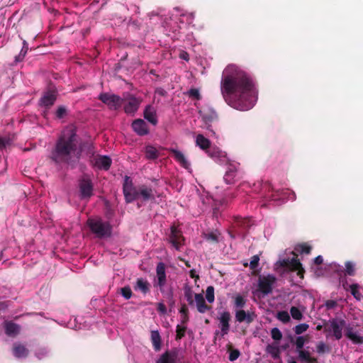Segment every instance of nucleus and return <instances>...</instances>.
<instances>
[{"mask_svg": "<svg viewBox=\"0 0 363 363\" xmlns=\"http://www.w3.org/2000/svg\"><path fill=\"white\" fill-rule=\"evenodd\" d=\"M219 334V331L218 330H216L214 333V338H213V342L216 344V339H217V335H218Z\"/></svg>", "mask_w": 363, "mask_h": 363, "instance_id": "obj_63", "label": "nucleus"}, {"mask_svg": "<svg viewBox=\"0 0 363 363\" xmlns=\"http://www.w3.org/2000/svg\"><path fill=\"white\" fill-rule=\"evenodd\" d=\"M4 328L5 333L9 337H15L18 335L21 331V326L11 320L4 322Z\"/></svg>", "mask_w": 363, "mask_h": 363, "instance_id": "obj_21", "label": "nucleus"}, {"mask_svg": "<svg viewBox=\"0 0 363 363\" xmlns=\"http://www.w3.org/2000/svg\"><path fill=\"white\" fill-rule=\"evenodd\" d=\"M220 91L228 104L240 111L252 108L257 99L252 79L235 65H229L224 69Z\"/></svg>", "mask_w": 363, "mask_h": 363, "instance_id": "obj_1", "label": "nucleus"}, {"mask_svg": "<svg viewBox=\"0 0 363 363\" xmlns=\"http://www.w3.org/2000/svg\"><path fill=\"white\" fill-rule=\"evenodd\" d=\"M157 309L162 314H165L167 313V308L163 303H159L157 304Z\"/></svg>", "mask_w": 363, "mask_h": 363, "instance_id": "obj_57", "label": "nucleus"}, {"mask_svg": "<svg viewBox=\"0 0 363 363\" xmlns=\"http://www.w3.org/2000/svg\"><path fill=\"white\" fill-rule=\"evenodd\" d=\"M67 113V110L65 106H60L57 107L55 116L57 118L61 119L63 118Z\"/></svg>", "mask_w": 363, "mask_h": 363, "instance_id": "obj_47", "label": "nucleus"}, {"mask_svg": "<svg viewBox=\"0 0 363 363\" xmlns=\"http://www.w3.org/2000/svg\"><path fill=\"white\" fill-rule=\"evenodd\" d=\"M345 335L347 338L350 340L354 344H362L363 337L358 334L355 327L352 324H346L344 327Z\"/></svg>", "mask_w": 363, "mask_h": 363, "instance_id": "obj_13", "label": "nucleus"}, {"mask_svg": "<svg viewBox=\"0 0 363 363\" xmlns=\"http://www.w3.org/2000/svg\"><path fill=\"white\" fill-rule=\"evenodd\" d=\"M141 100L133 96H130L128 99V101L124 104V111L127 114H134L138 109Z\"/></svg>", "mask_w": 363, "mask_h": 363, "instance_id": "obj_18", "label": "nucleus"}, {"mask_svg": "<svg viewBox=\"0 0 363 363\" xmlns=\"http://www.w3.org/2000/svg\"><path fill=\"white\" fill-rule=\"evenodd\" d=\"M112 161L111 159L108 156H96L94 160V165L99 169H102L104 170H108L111 165Z\"/></svg>", "mask_w": 363, "mask_h": 363, "instance_id": "obj_22", "label": "nucleus"}, {"mask_svg": "<svg viewBox=\"0 0 363 363\" xmlns=\"http://www.w3.org/2000/svg\"><path fill=\"white\" fill-rule=\"evenodd\" d=\"M279 263L281 267L287 268L291 271H297V274L301 277H303L304 269L302 267V264L300 261L297 259V257L291 259H283L279 260Z\"/></svg>", "mask_w": 363, "mask_h": 363, "instance_id": "obj_10", "label": "nucleus"}, {"mask_svg": "<svg viewBox=\"0 0 363 363\" xmlns=\"http://www.w3.org/2000/svg\"><path fill=\"white\" fill-rule=\"evenodd\" d=\"M206 298L210 303L214 301V287L213 286H208L207 287L206 291Z\"/></svg>", "mask_w": 363, "mask_h": 363, "instance_id": "obj_42", "label": "nucleus"}, {"mask_svg": "<svg viewBox=\"0 0 363 363\" xmlns=\"http://www.w3.org/2000/svg\"><path fill=\"white\" fill-rule=\"evenodd\" d=\"M323 262V259L321 255H318L314 259V263L317 265L321 264Z\"/></svg>", "mask_w": 363, "mask_h": 363, "instance_id": "obj_59", "label": "nucleus"}, {"mask_svg": "<svg viewBox=\"0 0 363 363\" xmlns=\"http://www.w3.org/2000/svg\"><path fill=\"white\" fill-rule=\"evenodd\" d=\"M174 360L170 353L167 351L163 353L156 363H174Z\"/></svg>", "mask_w": 363, "mask_h": 363, "instance_id": "obj_38", "label": "nucleus"}, {"mask_svg": "<svg viewBox=\"0 0 363 363\" xmlns=\"http://www.w3.org/2000/svg\"><path fill=\"white\" fill-rule=\"evenodd\" d=\"M345 274L349 276H354L355 274L354 264L350 261H347L345 264Z\"/></svg>", "mask_w": 363, "mask_h": 363, "instance_id": "obj_40", "label": "nucleus"}, {"mask_svg": "<svg viewBox=\"0 0 363 363\" xmlns=\"http://www.w3.org/2000/svg\"><path fill=\"white\" fill-rule=\"evenodd\" d=\"M346 321L343 319L333 318L324 323V332L332 333L333 337L339 340L342 337V329L345 326Z\"/></svg>", "mask_w": 363, "mask_h": 363, "instance_id": "obj_4", "label": "nucleus"}, {"mask_svg": "<svg viewBox=\"0 0 363 363\" xmlns=\"http://www.w3.org/2000/svg\"><path fill=\"white\" fill-rule=\"evenodd\" d=\"M121 294L123 296V297L126 300L130 299L133 295L132 290L129 286H126L121 288Z\"/></svg>", "mask_w": 363, "mask_h": 363, "instance_id": "obj_44", "label": "nucleus"}, {"mask_svg": "<svg viewBox=\"0 0 363 363\" xmlns=\"http://www.w3.org/2000/svg\"><path fill=\"white\" fill-rule=\"evenodd\" d=\"M188 321H189V315H182V320H181L182 324L183 325H185Z\"/></svg>", "mask_w": 363, "mask_h": 363, "instance_id": "obj_61", "label": "nucleus"}, {"mask_svg": "<svg viewBox=\"0 0 363 363\" xmlns=\"http://www.w3.org/2000/svg\"><path fill=\"white\" fill-rule=\"evenodd\" d=\"M235 317L238 323L245 322L247 324H250L255 320L257 315L254 312H246L240 308L235 311Z\"/></svg>", "mask_w": 363, "mask_h": 363, "instance_id": "obj_14", "label": "nucleus"}, {"mask_svg": "<svg viewBox=\"0 0 363 363\" xmlns=\"http://www.w3.org/2000/svg\"><path fill=\"white\" fill-rule=\"evenodd\" d=\"M277 318L281 322L286 323L290 320V315L287 311H282L277 313Z\"/></svg>", "mask_w": 363, "mask_h": 363, "instance_id": "obj_48", "label": "nucleus"}, {"mask_svg": "<svg viewBox=\"0 0 363 363\" xmlns=\"http://www.w3.org/2000/svg\"><path fill=\"white\" fill-rule=\"evenodd\" d=\"M151 341L153 348L155 351H159L161 349V337L157 330L151 331Z\"/></svg>", "mask_w": 363, "mask_h": 363, "instance_id": "obj_31", "label": "nucleus"}, {"mask_svg": "<svg viewBox=\"0 0 363 363\" xmlns=\"http://www.w3.org/2000/svg\"><path fill=\"white\" fill-rule=\"evenodd\" d=\"M77 147V135L74 130L64 131L52 151L51 159L57 164H70Z\"/></svg>", "mask_w": 363, "mask_h": 363, "instance_id": "obj_2", "label": "nucleus"}, {"mask_svg": "<svg viewBox=\"0 0 363 363\" xmlns=\"http://www.w3.org/2000/svg\"><path fill=\"white\" fill-rule=\"evenodd\" d=\"M168 240L177 250H179L181 247L184 245V238L182 233L175 225L170 228Z\"/></svg>", "mask_w": 363, "mask_h": 363, "instance_id": "obj_11", "label": "nucleus"}, {"mask_svg": "<svg viewBox=\"0 0 363 363\" xmlns=\"http://www.w3.org/2000/svg\"><path fill=\"white\" fill-rule=\"evenodd\" d=\"M342 286L345 290H350L351 294L357 301H360L363 298V296L359 291V285L358 284H352L351 285H348L347 283L345 282L342 284Z\"/></svg>", "mask_w": 363, "mask_h": 363, "instance_id": "obj_28", "label": "nucleus"}, {"mask_svg": "<svg viewBox=\"0 0 363 363\" xmlns=\"http://www.w3.org/2000/svg\"><path fill=\"white\" fill-rule=\"evenodd\" d=\"M12 353L16 358H26L29 354V350L23 344L15 342L13 345Z\"/></svg>", "mask_w": 363, "mask_h": 363, "instance_id": "obj_20", "label": "nucleus"}, {"mask_svg": "<svg viewBox=\"0 0 363 363\" xmlns=\"http://www.w3.org/2000/svg\"><path fill=\"white\" fill-rule=\"evenodd\" d=\"M232 299L233 301V306L235 308H242L247 303V299L240 294H234L232 296Z\"/></svg>", "mask_w": 363, "mask_h": 363, "instance_id": "obj_30", "label": "nucleus"}, {"mask_svg": "<svg viewBox=\"0 0 363 363\" xmlns=\"http://www.w3.org/2000/svg\"><path fill=\"white\" fill-rule=\"evenodd\" d=\"M145 157L148 160H156L159 157L158 151L153 146L148 145L145 148Z\"/></svg>", "mask_w": 363, "mask_h": 363, "instance_id": "obj_35", "label": "nucleus"}, {"mask_svg": "<svg viewBox=\"0 0 363 363\" xmlns=\"http://www.w3.org/2000/svg\"><path fill=\"white\" fill-rule=\"evenodd\" d=\"M134 289L135 290H140L143 294H147L150 290L149 283L142 278L138 279Z\"/></svg>", "mask_w": 363, "mask_h": 363, "instance_id": "obj_34", "label": "nucleus"}, {"mask_svg": "<svg viewBox=\"0 0 363 363\" xmlns=\"http://www.w3.org/2000/svg\"><path fill=\"white\" fill-rule=\"evenodd\" d=\"M259 257L258 255H254L251 258L250 267L251 269H255L259 265Z\"/></svg>", "mask_w": 363, "mask_h": 363, "instance_id": "obj_54", "label": "nucleus"}, {"mask_svg": "<svg viewBox=\"0 0 363 363\" xmlns=\"http://www.w3.org/2000/svg\"><path fill=\"white\" fill-rule=\"evenodd\" d=\"M143 116L153 125H156L157 124L158 121L156 115V111L151 105H148L145 107Z\"/></svg>", "mask_w": 363, "mask_h": 363, "instance_id": "obj_25", "label": "nucleus"}, {"mask_svg": "<svg viewBox=\"0 0 363 363\" xmlns=\"http://www.w3.org/2000/svg\"><path fill=\"white\" fill-rule=\"evenodd\" d=\"M79 188L82 199H90L92 196L94 186L91 179L83 178L79 180Z\"/></svg>", "mask_w": 363, "mask_h": 363, "instance_id": "obj_12", "label": "nucleus"}, {"mask_svg": "<svg viewBox=\"0 0 363 363\" xmlns=\"http://www.w3.org/2000/svg\"><path fill=\"white\" fill-rule=\"evenodd\" d=\"M322 328H323V325H318L316 326V330H322Z\"/></svg>", "mask_w": 363, "mask_h": 363, "instance_id": "obj_64", "label": "nucleus"}, {"mask_svg": "<svg viewBox=\"0 0 363 363\" xmlns=\"http://www.w3.org/2000/svg\"><path fill=\"white\" fill-rule=\"evenodd\" d=\"M272 338L275 341H279L282 339V333L277 328H274L271 330Z\"/></svg>", "mask_w": 363, "mask_h": 363, "instance_id": "obj_45", "label": "nucleus"}, {"mask_svg": "<svg viewBox=\"0 0 363 363\" xmlns=\"http://www.w3.org/2000/svg\"><path fill=\"white\" fill-rule=\"evenodd\" d=\"M157 277V284L160 287H163L166 284L165 265L162 262L157 264L156 267Z\"/></svg>", "mask_w": 363, "mask_h": 363, "instance_id": "obj_26", "label": "nucleus"}, {"mask_svg": "<svg viewBox=\"0 0 363 363\" xmlns=\"http://www.w3.org/2000/svg\"><path fill=\"white\" fill-rule=\"evenodd\" d=\"M252 225V221L249 218L235 217L233 223L235 234L230 233V237L235 238L236 236H240L244 239L250 227Z\"/></svg>", "mask_w": 363, "mask_h": 363, "instance_id": "obj_5", "label": "nucleus"}, {"mask_svg": "<svg viewBox=\"0 0 363 363\" xmlns=\"http://www.w3.org/2000/svg\"><path fill=\"white\" fill-rule=\"evenodd\" d=\"M87 225L97 238H108L111 235V225L109 222H104L101 218H89Z\"/></svg>", "mask_w": 363, "mask_h": 363, "instance_id": "obj_3", "label": "nucleus"}, {"mask_svg": "<svg viewBox=\"0 0 363 363\" xmlns=\"http://www.w3.org/2000/svg\"><path fill=\"white\" fill-rule=\"evenodd\" d=\"M230 313L228 311H223L218 317L220 322L219 327L220 328L221 335L223 337L227 335L230 330Z\"/></svg>", "mask_w": 363, "mask_h": 363, "instance_id": "obj_16", "label": "nucleus"}, {"mask_svg": "<svg viewBox=\"0 0 363 363\" xmlns=\"http://www.w3.org/2000/svg\"><path fill=\"white\" fill-rule=\"evenodd\" d=\"M295 250L301 254L308 255L311 253L312 247L307 243H302V244L298 245L295 247Z\"/></svg>", "mask_w": 363, "mask_h": 363, "instance_id": "obj_37", "label": "nucleus"}, {"mask_svg": "<svg viewBox=\"0 0 363 363\" xmlns=\"http://www.w3.org/2000/svg\"><path fill=\"white\" fill-rule=\"evenodd\" d=\"M169 152L172 155L175 161L177 162L182 167L186 169H190V162L187 160L185 155L181 151L174 148H169Z\"/></svg>", "mask_w": 363, "mask_h": 363, "instance_id": "obj_17", "label": "nucleus"}, {"mask_svg": "<svg viewBox=\"0 0 363 363\" xmlns=\"http://www.w3.org/2000/svg\"><path fill=\"white\" fill-rule=\"evenodd\" d=\"M189 275L193 279H199V276L198 274H196L195 269L190 270Z\"/></svg>", "mask_w": 363, "mask_h": 363, "instance_id": "obj_60", "label": "nucleus"}, {"mask_svg": "<svg viewBox=\"0 0 363 363\" xmlns=\"http://www.w3.org/2000/svg\"><path fill=\"white\" fill-rule=\"evenodd\" d=\"M131 127L134 132L140 136L146 135L150 132L146 122L140 118L134 120L131 124Z\"/></svg>", "mask_w": 363, "mask_h": 363, "instance_id": "obj_15", "label": "nucleus"}, {"mask_svg": "<svg viewBox=\"0 0 363 363\" xmlns=\"http://www.w3.org/2000/svg\"><path fill=\"white\" fill-rule=\"evenodd\" d=\"M218 214V209L217 208H213V216L217 217Z\"/></svg>", "mask_w": 363, "mask_h": 363, "instance_id": "obj_62", "label": "nucleus"}, {"mask_svg": "<svg viewBox=\"0 0 363 363\" xmlns=\"http://www.w3.org/2000/svg\"><path fill=\"white\" fill-rule=\"evenodd\" d=\"M206 238L208 240H210V241H212L214 242H218V236L214 233H210L207 234Z\"/></svg>", "mask_w": 363, "mask_h": 363, "instance_id": "obj_56", "label": "nucleus"}, {"mask_svg": "<svg viewBox=\"0 0 363 363\" xmlns=\"http://www.w3.org/2000/svg\"><path fill=\"white\" fill-rule=\"evenodd\" d=\"M188 95L189 97L196 100H200L201 99L199 90L197 89L193 88L189 89L188 91Z\"/></svg>", "mask_w": 363, "mask_h": 363, "instance_id": "obj_51", "label": "nucleus"}, {"mask_svg": "<svg viewBox=\"0 0 363 363\" xmlns=\"http://www.w3.org/2000/svg\"><path fill=\"white\" fill-rule=\"evenodd\" d=\"M200 113L202 116L203 121L206 123H211L218 118L217 113L211 108L203 110L202 111H200Z\"/></svg>", "mask_w": 363, "mask_h": 363, "instance_id": "obj_29", "label": "nucleus"}, {"mask_svg": "<svg viewBox=\"0 0 363 363\" xmlns=\"http://www.w3.org/2000/svg\"><path fill=\"white\" fill-rule=\"evenodd\" d=\"M98 98L101 102L106 104L110 110L113 111L118 110L124 101L119 96L106 92L100 94Z\"/></svg>", "mask_w": 363, "mask_h": 363, "instance_id": "obj_8", "label": "nucleus"}, {"mask_svg": "<svg viewBox=\"0 0 363 363\" xmlns=\"http://www.w3.org/2000/svg\"><path fill=\"white\" fill-rule=\"evenodd\" d=\"M317 352L318 354H324L330 352V347L323 342H319L316 346Z\"/></svg>", "mask_w": 363, "mask_h": 363, "instance_id": "obj_41", "label": "nucleus"}, {"mask_svg": "<svg viewBox=\"0 0 363 363\" xmlns=\"http://www.w3.org/2000/svg\"><path fill=\"white\" fill-rule=\"evenodd\" d=\"M136 187L133 186L132 179L130 177L125 176L123 184V191L125 197V202L128 200H131L133 192L135 191Z\"/></svg>", "mask_w": 363, "mask_h": 363, "instance_id": "obj_19", "label": "nucleus"}, {"mask_svg": "<svg viewBox=\"0 0 363 363\" xmlns=\"http://www.w3.org/2000/svg\"><path fill=\"white\" fill-rule=\"evenodd\" d=\"M298 360L303 363H318L317 358L312 357L308 350H301L296 352Z\"/></svg>", "mask_w": 363, "mask_h": 363, "instance_id": "obj_27", "label": "nucleus"}, {"mask_svg": "<svg viewBox=\"0 0 363 363\" xmlns=\"http://www.w3.org/2000/svg\"><path fill=\"white\" fill-rule=\"evenodd\" d=\"M309 326L306 323H301L299 325H297L294 328V332L296 335H301L306 332L308 329Z\"/></svg>", "mask_w": 363, "mask_h": 363, "instance_id": "obj_49", "label": "nucleus"}, {"mask_svg": "<svg viewBox=\"0 0 363 363\" xmlns=\"http://www.w3.org/2000/svg\"><path fill=\"white\" fill-rule=\"evenodd\" d=\"M131 195H133L131 200H128L126 203H132L140 198H141L143 201L155 200V199L153 189L145 184L140 185L135 188Z\"/></svg>", "mask_w": 363, "mask_h": 363, "instance_id": "obj_6", "label": "nucleus"}, {"mask_svg": "<svg viewBox=\"0 0 363 363\" xmlns=\"http://www.w3.org/2000/svg\"><path fill=\"white\" fill-rule=\"evenodd\" d=\"M240 356V352L237 349H230L228 359L230 362H234Z\"/></svg>", "mask_w": 363, "mask_h": 363, "instance_id": "obj_50", "label": "nucleus"}, {"mask_svg": "<svg viewBox=\"0 0 363 363\" xmlns=\"http://www.w3.org/2000/svg\"><path fill=\"white\" fill-rule=\"evenodd\" d=\"M196 143L202 150H206L210 147L211 142L203 135L199 134L196 138Z\"/></svg>", "mask_w": 363, "mask_h": 363, "instance_id": "obj_33", "label": "nucleus"}, {"mask_svg": "<svg viewBox=\"0 0 363 363\" xmlns=\"http://www.w3.org/2000/svg\"><path fill=\"white\" fill-rule=\"evenodd\" d=\"M184 296L189 305L194 304V300H193V291L191 289H185L184 290Z\"/></svg>", "mask_w": 363, "mask_h": 363, "instance_id": "obj_52", "label": "nucleus"}, {"mask_svg": "<svg viewBox=\"0 0 363 363\" xmlns=\"http://www.w3.org/2000/svg\"><path fill=\"white\" fill-rule=\"evenodd\" d=\"M324 306L326 307L328 310L333 309L337 306V303L334 300H327L325 302Z\"/></svg>", "mask_w": 363, "mask_h": 363, "instance_id": "obj_55", "label": "nucleus"}, {"mask_svg": "<svg viewBox=\"0 0 363 363\" xmlns=\"http://www.w3.org/2000/svg\"><path fill=\"white\" fill-rule=\"evenodd\" d=\"M28 50V44L26 40H23V47L21 48V50L20 51V53L15 57V62H22L26 55Z\"/></svg>", "mask_w": 363, "mask_h": 363, "instance_id": "obj_36", "label": "nucleus"}, {"mask_svg": "<svg viewBox=\"0 0 363 363\" xmlns=\"http://www.w3.org/2000/svg\"><path fill=\"white\" fill-rule=\"evenodd\" d=\"M306 342V339L303 336H298L296 337L295 341L296 345V352L303 350V347L304 346Z\"/></svg>", "mask_w": 363, "mask_h": 363, "instance_id": "obj_46", "label": "nucleus"}, {"mask_svg": "<svg viewBox=\"0 0 363 363\" xmlns=\"http://www.w3.org/2000/svg\"><path fill=\"white\" fill-rule=\"evenodd\" d=\"M57 95L58 91L57 88L52 84H49L39 100V105L46 108H50L56 101Z\"/></svg>", "mask_w": 363, "mask_h": 363, "instance_id": "obj_7", "label": "nucleus"}, {"mask_svg": "<svg viewBox=\"0 0 363 363\" xmlns=\"http://www.w3.org/2000/svg\"><path fill=\"white\" fill-rule=\"evenodd\" d=\"M290 313L292 318L297 320H301L303 318V314L298 308L292 306L290 309Z\"/></svg>", "mask_w": 363, "mask_h": 363, "instance_id": "obj_39", "label": "nucleus"}, {"mask_svg": "<svg viewBox=\"0 0 363 363\" xmlns=\"http://www.w3.org/2000/svg\"><path fill=\"white\" fill-rule=\"evenodd\" d=\"M238 177V171L234 165H229L224 175V181L228 184H232L235 182Z\"/></svg>", "mask_w": 363, "mask_h": 363, "instance_id": "obj_24", "label": "nucleus"}, {"mask_svg": "<svg viewBox=\"0 0 363 363\" xmlns=\"http://www.w3.org/2000/svg\"><path fill=\"white\" fill-rule=\"evenodd\" d=\"M266 352L271 355L274 359L280 358L281 350L280 348L274 345H268L266 347Z\"/></svg>", "mask_w": 363, "mask_h": 363, "instance_id": "obj_32", "label": "nucleus"}, {"mask_svg": "<svg viewBox=\"0 0 363 363\" xmlns=\"http://www.w3.org/2000/svg\"><path fill=\"white\" fill-rule=\"evenodd\" d=\"M195 302L197 310L201 313H204L211 308V306L206 304L203 296L201 294H195Z\"/></svg>", "mask_w": 363, "mask_h": 363, "instance_id": "obj_23", "label": "nucleus"}, {"mask_svg": "<svg viewBox=\"0 0 363 363\" xmlns=\"http://www.w3.org/2000/svg\"><path fill=\"white\" fill-rule=\"evenodd\" d=\"M179 313L182 315H189V309H188L187 306H186V304H182V306L179 310Z\"/></svg>", "mask_w": 363, "mask_h": 363, "instance_id": "obj_58", "label": "nucleus"}, {"mask_svg": "<svg viewBox=\"0 0 363 363\" xmlns=\"http://www.w3.org/2000/svg\"><path fill=\"white\" fill-rule=\"evenodd\" d=\"M11 140L9 138L0 137V152H1L7 146L10 145Z\"/></svg>", "mask_w": 363, "mask_h": 363, "instance_id": "obj_53", "label": "nucleus"}, {"mask_svg": "<svg viewBox=\"0 0 363 363\" xmlns=\"http://www.w3.org/2000/svg\"><path fill=\"white\" fill-rule=\"evenodd\" d=\"M277 281V278L273 274L267 276H259L258 279V291L263 295H268L272 293L274 286Z\"/></svg>", "mask_w": 363, "mask_h": 363, "instance_id": "obj_9", "label": "nucleus"}, {"mask_svg": "<svg viewBox=\"0 0 363 363\" xmlns=\"http://www.w3.org/2000/svg\"><path fill=\"white\" fill-rule=\"evenodd\" d=\"M186 327L185 325H177L176 328V340H181L185 336Z\"/></svg>", "mask_w": 363, "mask_h": 363, "instance_id": "obj_43", "label": "nucleus"}]
</instances>
